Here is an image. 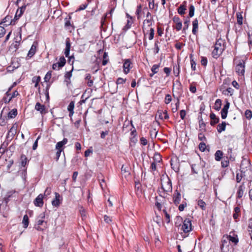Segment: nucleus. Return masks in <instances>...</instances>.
Returning <instances> with one entry per match:
<instances>
[{"mask_svg": "<svg viewBox=\"0 0 252 252\" xmlns=\"http://www.w3.org/2000/svg\"><path fill=\"white\" fill-rule=\"evenodd\" d=\"M197 205L202 210H206V204L202 199H199L198 200Z\"/></svg>", "mask_w": 252, "mask_h": 252, "instance_id": "38", "label": "nucleus"}, {"mask_svg": "<svg viewBox=\"0 0 252 252\" xmlns=\"http://www.w3.org/2000/svg\"><path fill=\"white\" fill-rule=\"evenodd\" d=\"M68 140L66 138H63V141L58 142L56 145V148L57 150H63L62 148L63 146L65 144H66Z\"/></svg>", "mask_w": 252, "mask_h": 252, "instance_id": "27", "label": "nucleus"}, {"mask_svg": "<svg viewBox=\"0 0 252 252\" xmlns=\"http://www.w3.org/2000/svg\"><path fill=\"white\" fill-rule=\"evenodd\" d=\"M73 70V68L72 70L70 71L66 72L64 75V81L66 83L67 86L68 85V84H70L71 81H70V78L72 76V71Z\"/></svg>", "mask_w": 252, "mask_h": 252, "instance_id": "26", "label": "nucleus"}, {"mask_svg": "<svg viewBox=\"0 0 252 252\" xmlns=\"http://www.w3.org/2000/svg\"><path fill=\"white\" fill-rule=\"evenodd\" d=\"M221 106V101L220 99H217L215 103V105L214 106V108L217 110L219 111L220 110Z\"/></svg>", "mask_w": 252, "mask_h": 252, "instance_id": "41", "label": "nucleus"}, {"mask_svg": "<svg viewBox=\"0 0 252 252\" xmlns=\"http://www.w3.org/2000/svg\"><path fill=\"white\" fill-rule=\"evenodd\" d=\"M22 223L23 224V227L25 228L28 227L29 224V219L27 215H25L23 217Z\"/></svg>", "mask_w": 252, "mask_h": 252, "instance_id": "33", "label": "nucleus"}, {"mask_svg": "<svg viewBox=\"0 0 252 252\" xmlns=\"http://www.w3.org/2000/svg\"><path fill=\"white\" fill-rule=\"evenodd\" d=\"M37 46V43L36 42H34L28 52L27 58L30 59L34 56V55L35 54L36 52Z\"/></svg>", "mask_w": 252, "mask_h": 252, "instance_id": "14", "label": "nucleus"}, {"mask_svg": "<svg viewBox=\"0 0 252 252\" xmlns=\"http://www.w3.org/2000/svg\"><path fill=\"white\" fill-rule=\"evenodd\" d=\"M141 8H142V6L140 4L137 7V9L136 10L135 13L137 16L138 19H139L140 17V13L141 12Z\"/></svg>", "mask_w": 252, "mask_h": 252, "instance_id": "60", "label": "nucleus"}, {"mask_svg": "<svg viewBox=\"0 0 252 252\" xmlns=\"http://www.w3.org/2000/svg\"><path fill=\"white\" fill-rule=\"evenodd\" d=\"M245 189V188L244 184L239 187L237 192V198L240 199L243 197Z\"/></svg>", "mask_w": 252, "mask_h": 252, "instance_id": "19", "label": "nucleus"}, {"mask_svg": "<svg viewBox=\"0 0 252 252\" xmlns=\"http://www.w3.org/2000/svg\"><path fill=\"white\" fill-rule=\"evenodd\" d=\"M189 23H190V20H189V18H187L184 22V27L183 31H182V32L183 33H186V30L188 29L189 25Z\"/></svg>", "mask_w": 252, "mask_h": 252, "instance_id": "44", "label": "nucleus"}, {"mask_svg": "<svg viewBox=\"0 0 252 252\" xmlns=\"http://www.w3.org/2000/svg\"><path fill=\"white\" fill-rule=\"evenodd\" d=\"M241 202L238 203V200H237L236 204L237 205L234 208L233 218L236 222H237L239 220V218L241 215L242 206H241Z\"/></svg>", "mask_w": 252, "mask_h": 252, "instance_id": "5", "label": "nucleus"}, {"mask_svg": "<svg viewBox=\"0 0 252 252\" xmlns=\"http://www.w3.org/2000/svg\"><path fill=\"white\" fill-rule=\"evenodd\" d=\"M180 72V66L179 64L173 67V73L175 76H178Z\"/></svg>", "mask_w": 252, "mask_h": 252, "instance_id": "48", "label": "nucleus"}, {"mask_svg": "<svg viewBox=\"0 0 252 252\" xmlns=\"http://www.w3.org/2000/svg\"><path fill=\"white\" fill-rule=\"evenodd\" d=\"M223 152L220 150H217L215 154V158L217 161H220L223 156Z\"/></svg>", "mask_w": 252, "mask_h": 252, "instance_id": "31", "label": "nucleus"}, {"mask_svg": "<svg viewBox=\"0 0 252 252\" xmlns=\"http://www.w3.org/2000/svg\"><path fill=\"white\" fill-rule=\"evenodd\" d=\"M19 45L20 42L19 41H15V42L11 44V45L10 46L9 50L11 51L12 52H16L18 49Z\"/></svg>", "mask_w": 252, "mask_h": 252, "instance_id": "29", "label": "nucleus"}, {"mask_svg": "<svg viewBox=\"0 0 252 252\" xmlns=\"http://www.w3.org/2000/svg\"><path fill=\"white\" fill-rule=\"evenodd\" d=\"M92 75L90 74H87L85 79L88 80L87 84L89 87H92L93 85V80L91 79Z\"/></svg>", "mask_w": 252, "mask_h": 252, "instance_id": "42", "label": "nucleus"}, {"mask_svg": "<svg viewBox=\"0 0 252 252\" xmlns=\"http://www.w3.org/2000/svg\"><path fill=\"white\" fill-rule=\"evenodd\" d=\"M43 195L39 194L34 200V204L36 206L41 207L43 205Z\"/></svg>", "mask_w": 252, "mask_h": 252, "instance_id": "15", "label": "nucleus"}, {"mask_svg": "<svg viewBox=\"0 0 252 252\" xmlns=\"http://www.w3.org/2000/svg\"><path fill=\"white\" fill-rule=\"evenodd\" d=\"M107 58H108L107 53L104 52V54H103V61L102 62V64L103 65H105L108 63V59H107Z\"/></svg>", "mask_w": 252, "mask_h": 252, "instance_id": "49", "label": "nucleus"}, {"mask_svg": "<svg viewBox=\"0 0 252 252\" xmlns=\"http://www.w3.org/2000/svg\"><path fill=\"white\" fill-rule=\"evenodd\" d=\"M225 41L221 38L218 39L214 46V49L212 54L213 58L217 59L222 53L225 49Z\"/></svg>", "mask_w": 252, "mask_h": 252, "instance_id": "1", "label": "nucleus"}, {"mask_svg": "<svg viewBox=\"0 0 252 252\" xmlns=\"http://www.w3.org/2000/svg\"><path fill=\"white\" fill-rule=\"evenodd\" d=\"M181 230L185 233H188L192 230L191 220L189 219H186L183 221Z\"/></svg>", "mask_w": 252, "mask_h": 252, "instance_id": "4", "label": "nucleus"}, {"mask_svg": "<svg viewBox=\"0 0 252 252\" xmlns=\"http://www.w3.org/2000/svg\"><path fill=\"white\" fill-rule=\"evenodd\" d=\"M60 195L58 192H55V198L52 201L53 206L55 207H59L61 204L60 201Z\"/></svg>", "mask_w": 252, "mask_h": 252, "instance_id": "21", "label": "nucleus"}, {"mask_svg": "<svg viewBox=\"0 0 252 252\" xmlns=\"http://www.w3.org/2000/svg\"><path fill=\"white\" fill-rule=\"evenodd\" d=\"M237 16V22L238 24L242 25L243 24V16L241 13L238 12L236 13Z\"/></svg>", "mask_w": 252, "mask_h": 252, "instance_id": "46", "label": "nucleus"}, {"mask_svg": "<svg viewBox=\"0 0 252 252\" xmlns=\"http://www.w3.org/2000/svg\"><path fill=\"white\" fill-rule=\"evenodd\" d=\"M11 16H6L4 19H3L2 21L0 23V24H3L5 26H8L12 24V19Z\"/></svg>", "mask_w": 252, "mask_h": 252, "instance_id": "28", "label": "nucleus"}, {"mask_svg": "<svg viewBox=\"0 0 252 252\" xmlns=\"http://www.w3.org/2000/svg\"><path fill=\"white\" fill-rule=\"evenodd\" d=\"M52 72L51 71H48L47 74L45 75L44 77V81L46 82H48L49 80H50L52 76Z\"/></svg>", "mask_w": 252, "mask_h": 252, "instance_id": "53", "label": "nucleus"}, {"mask_svg": "<svg viewBox=\"0 0 252 252\" xmlns=\"http://www.w3.org/2000/svg\"><path fill=\"white\" fill-rule=\"evenodd\" d=\"M126 81V79H123L122 78L119 77L117 79L116 83L117 85H120L125 83Z\"/></svg>", "mask_w": 252, "mask_h": 252, "instance_id": "58", "label": "nucleus"}, {"mask_svg": "<svg viewBox=\"0 0 252 252\" xmlns=\"http://www.w3.org/2000/svg\"><path fill=\"white\" fill-rule=\"evenodd\" d=\"M174 161L173 159H171L170 161L171 168L176 172H178L179 170V164L175 162L174 163Z\"/></svg>", "mask_w": 252, "mask_h": 252, "instance_id": "35", "label": "nucleus"}, {"mask_svg": "<svg viewBox=\"0 0 252 252\" xmlns=\"http://www.w3.org/2000/svg\"><path fill=\"white\" fill-rule=\"evenodd\" d=\"M198 139L200 141H206L207 140L206 137L202 132H200L198 133Z\"/></svg>", "mask_w": 252, "mask_h": 252, "instance_id": "61", "label": "nucleus"}, {"mask_svg": "<svg viewBox=\"0 0 252 252\" xmlns=\"http://www.w3.org/2000/svg\"><path fill=\"white\" fill-rule=\"evenodd\" d=\"M80 213L83 219L86 217V213L85 209L83 207H80L79 209Z\"/></svg>", "mask_w": 252, "mask_h": 252, "instance_id": "54", "label": "nucleus"}, {"mask_svg": "<svg viewBox=\"0 0 252 252\" xmlns=\"http://www.w3.org/2000/svg\"><path fill=\"white\" fill-rule=\"evenodd\" d=\"M194 7L193 5L191 4L189 7V13L188 18H191L193 16L194 14Z\"/></svg>", "mask_w": 252, "mask_h": 252, "instance_id": "47", "label": "nucleus"}, {"mask_svg": "<svg viewBox=\"0 0 252 252\" xmlns=\"http://www.w3.org/2000/svg\"><path fill=\"white\" fill-rule=\"evenodd\" d=\"M155 34V31L154 28H150V33H149V39L151 40L153 39L154 37Z\"/></svg>", "mask_w": 252, "mask_h": 252, "instance_id": "55", "label": "nucleus"}, {"mask_svg": "<svg viewBox=\"0 0 252 252\" xmlns=\"http://www.w3.org/2000/svg\"><path fill=\"white\" fill-rule=\"evenodd\" d=\"M229 164V160L227 159H224L221 162V167L223 168L227 167V166H228Z\"/></svg>", "mask_w": 252, "mask_h": 252, "instance_id": "52", "label": "nucleus"}, {"mask_svg": "<svg viewBox=\"0 0 252 252\" xmlns=\"http://www.w3.org/2000/svg\"><path fill=\"white\" fill-rule=\"evenodd\" d=\"M132 67V63L130 59L125 60L123 64L124 72L127 74Z\"/></svg>", "mask_w": 252, "mask_h": 252, "instance_id": "9", "label": "nucleus"}, {"mask_svg": "<svg viewBox=\"0 0 252 252\" xmlns=\"http://www.w3.org/2000/svg\"><path fill=\"white\" fill-rule=\"evenodd\" d=\"M150 171L152 172H153L154 171H156L157 170V163L155 162H153L150 166Z\"/></svg>", "mask_w": 252, "mask_h": 252, "instance_id": "59", "label": "nucleus"}, {"mask_svg": "<svg viewBox=\"0 0 252 252\" xmlns=\"http://www.w3.org/2000/svg\"><path fill=\"white\" fill-rule=\"evenodd\" d=\"M181 195L180 192L178 190H175L173 196V201L174 204L176 206L179 205L181 201Z\"/></svg>", "mask_w": 252, "mask_h": 252, "instance_id": "10", "label": "nucleus"}, {"mask_svg": "<svg viewBox=\"0 0 252 252\" xmlns=\"http://www.w3.org/2000/svg\"><path fill=\"white\" fill-rule=\"evenodd\" d=\"M45 213H41L36 219V223L34 228L38 231H44L47 227V222L45 220Z\"/></svg>", "mask_w": 252, "mask_h": 252, "instance_id": "2", "label": "nucleus"}, {"mask_svg": "<svg viewBox=\"0 0 252 252\" xmlns=\"http://www.w3.org/2000/svg\"><path fill=\"white\" fill-rule=\"evenodd\" d=\"M18 95H19V94L18 93V92L17 91H15L14 92H13L12 93V94H11L9 98H7V97H6V96H3L2 98V101L5 103H8L11 100V99L15 97L16 96H17Z\"/></svg>", "mask_w": 252, "mask_h": 252, "instance_id": "17", "label": "nucleus"}, {"mask_svg": "<svg viewBox=\"0 0 252 252\" xmlns=\"http://www.w3.org/2000/svg\"><path fill=\"white\" fill-rule=\"evenodd\" d=\"M226 238L230 242L233 243L235 246L237 245L239 242L238 235L233 231H231L229 233V235L226 236Z\"/></svg>", "mask_w": 252, "mask_h": 252, "instance_id": "8", "label": "nucleus"}, {"mask_svg": "<svg viewBox=\"0 0 252 252\" xmlns=\"http://www.w3.org/2000/svg\"><path fill=\"white\" fill-rule=\"evenodd\" d=\"M245 63L244 60H241L239 63L236 66V72L239 76H244L245 73Z\"/></svg>", "mask_w": 252, "mask_h": 252, "instance_id": "6", "label": "nucleus"}, {"mask_svg": "<svg viewBox=\"0 0 252 252\" xmlns=\"http://www.w3.org/2000/svg\"><path fill=\"white\" fill-rule=\"evenodd\" d=\"M245 116L248 120H250L252 118V112L251 110L247 109L245 112Z\"/></svg>", "mask_w": 252, "mask_h": 252, "instance_id": "50", "label": "nucleus"}, {"mask_svg": "<svg viewBox=\"0 0 252 252\" xmlns=\"http://www.w3.org/2000/svg\"><path fill=\"white\" fill-rule=\"evenodd\" d=\"M210 118L211 119L210 125L212 126H215L219 122V118L217 117L214 113H211L210 114Z\"/></svg>", "mask_w": 252, "mask_h": 252, "instance_id": "18", "label": "nucleus"}, {"mask_svg": "<svg viewBox=\"0 0 252 252\" xmlns=\"http://www.w3.org/2000/svg\"><path fill=\"white\" fill-rule=\"evenodd\" d=\"M153 159L154 160V162H155L157 163H159L162 161L161 156L158 153H156L154 154Z\"/></svg>", "mask_w": 252, "mask_h": 252, "instance_id": "37", "label": "nucleus"}, {"mask_svg": "<svg viewBox=\"0 0 252 252\" xmlns=\"http://www.w3.org/2000/svg\"><path fill=\"white\" fill-rule=\"evenodd\" d=\"M17 115V111L16 109H13L8 114V118H13Z\"/></svg>", "mask_w": 252, "mask_h": 252, "instance_id": "45", "label": "nucleus"}, {"mask_svg": "<svg viewBox=\"0 0 252 252\" xmlns=\"http://www.w3.org/2000/svg\"><path fill=\"white\" fill-rule=\"evenodd\" d=\"M159 64H154L151 68V70L153 74H156L158 72Z\"/></svg>", "mask_w": 252, "mask_h": 252, "instance_id": "51", "label": "nucleus"}, {"mask_svg": "<svg viewBox=\"0 0 252 252\" xmlns=\"http://www.w3.org/2000/svg\"><path fill=\"white\" fill-rule=\"evenodd\" d=\"M161 189L162 191L159 190V195L165 197V192H171L172 190V183L171 180L168 178L167 181L161 184Z\"/></svg>", "mask_w": 252, "mask_h": 252, "instance_id": "3", "label": "nucleus"}, {"mask_svg": "<svg viewBox=\"0 0 252 252\" xmlns=\"http://www.w3.org/2000/svg\"><path fill=\"white\" fill-rule=\"evenodd\" d=\"M199 128L201 129L200 130H202L204 132H205L206 131V124L203 121V119H202V117H201V120H199Z\"/></svg>", "mask_w": 252, "mask_h": 252, "instance_id": "40", "label": "nucleus"}, {"mask_svg": "<svg viewBox=\"0 0 252 252\" xmlns=\"http://www.w3.org/2000/svg\"><path fill=\"white\" fill-rule=\"evenodd\" d=\"M41 80V78L39 76H35L32 78V82L35 83L34 87L37 88L39 86V83Z\"/></svg>", "mask_w": 252, "mask_h": 252, "instance_id": "39", "label": "nucleus"}, {"mask_svg": "<svg viewBox=\"0 0 252 252\" xmlns=\"http://www.w3.org/2000/svg\"><path fill=\"white\" fill-rule=\"evenodd\" d=\"M74 101H72L69 103V104L67 107V110L69 112V116L71 118L74 114Z\"/></svg>", "mask_w": 252, "mask_h": 252, "instance_id": "25", "label": "nucleus"}, {"mask_svg": "<svg viewBox=\"0 0 252 252\" xmlns=\"http://www.w3.org/2000/svg\"><path fill=\"white\" fill-rule=\"evenodd\" d=\"M226 124L225 122H222L217 126V130L219 133H221L225 130Z\"/></svg>", "mask_w": 252, "mask_h": 252, "instance_id": "30", "label": "nucleus"}, {"mask_svg": "<svg viewBox=\"0 0 252 252\" xmlns=\"http://www.w3.org/2000/svg\"><path fill=\"white\" fill-rule=\"evenodd\" d=\"M246 164L248 167H250V162L249 160H243L242 161L241 163L240 168L241 170V173L240 176H239V174H237L236 175V181L238 183L241 182L242 177L244 175V173H245V168L244 167V165Z\"/></svg>", "mask_w": 252, "mask_h": 252, "instance_id": "7", "label": "nucleus"}, {"mask_svg": "<svg viewBox=\"0 0 252 252\" xmlns=\"http://www.w3.org/2000/svg\"><path fill=\"white\" fill-rule=\"evenodd\" d=\"M172 100V97L170 94H167L166 95L165 99H164V102L166 104L169 103Z\"/></svg>", "mask_w": 252, "mask_h": 252, "instance_id": "56", "label": "nucleus"}, {"mask_svg": "<svg viewBox=\"0 0 252 252\" xmlns=\"http://www.w3.org/2000/svg\"><path fill=\"white\" fill-rule=\"evenodd\" d=\"M35 110L39 111L41 114H45L47 113L45 106L40 102H37L34 107Z\"/></svg>", "mask_w": 252, "mask_h": 252, "instance_id": "11", "label": "nucleus"}, {"mask_svg": "<svg viewBox=\"0 0 252 252\" xmlns=\"http://www.w3.org/2000/svg\"><path fill=\"white\" fill-rule=\"evenodd\" d=\"M71 19V16L70 15H68L66 18H64L65 23L64 27L67 29H69L70 27H73L72 24L70 23V20Z\"/></svg>", "mask_w": 252, "mask_h": 252, "instance_id": "23", "label": "nucleus"}, {"mask_svg": "<svg viewBox=\"0 0 252 252\" xmlns=\"http://www.w3.org/2000/svg\"><path fill=\"white\" fill-rule=\"evenodd\" d=\"M187 8V1H184L180 6L177 9L178 14L181 15H184L186 13Z\"/></svg>", "mask_w": 252, "mask_h": 252, "instance_id": "12", "label": "nucleus"}, {"mask_svg": "<svg viewBox=\"0 0 252 252\" xmlns=\"http://www.w3.org/2000/svg\"><path fill=\"white\" fill-rule=\"evenodd\" d=\"M228 111L222 109L221 111V117L222 119H225L227 117Z\"/></svg>", "mask_w": 252, "mask_h": 252, "instance_id": "64", "label": "nucleus"}, {"mask_svg": "<svg viewBox=\"0 0 252 252\" xmlns=\"http://www.w3.org/2000/svg\"><path fill=\"white\" fill-rule=\"evenodd\" d=\"M23 14V13L22 12H21V10H20L19 9H18L15 15L14 19L16 20L18 19Z\"/></svg>", "mask_w": 252, "mask_h": 252, "instance_id": "63", "label": "nucleus"}, {"mask_svg": "<svg viewBox=\"0 0 252 252\" xmlns=\"http://www.w3.org/2000/svg\"><path fill=\"white\" fill-rule=\"evenodd\" d=\"M121 172L122 174L126 173L127 175L129 174L128 168L127 167H125L124 165H122L121 167Z\"/></svg>", "mask_w": 252, "mask_h": 252, "instance_id": "57", "label": "nucleus"}, {"mask_svg": "<svg viewBox=\"0 0 252 252\" xmlns=\"http://www.w3.org/2000/svg\"><path fill=\"white\" fill-rule=\"evenodd\" d=\"M57 63L58 64V69H59L65 65L66 63V60L64 57H61L59 59V61Z\"/></svg>", "mask_w": 252, "mask_h": 252, "instance_id": "34", "label": "nucleus"}, {"mask_svg": "<svg viewBox=\"0 0 252 252\" xmlns=\"http://www.w3.org/2000/svg\"><path fill=\"white\" fill-rule=\"evenodd\" d=\"M20 159L21 165L22 167L24 168V169L23 170L24 172L26 173L27 168L26 167V166L28 164L29 160L28 159L27 157L24 154L21 155Z\"/></svg>", "mask_w": 252, "mask_h": 252, "instance_id": "16", "label": "nucleus"}, {"mask_svg": "<svg viewBox=\"0 0 252 252\" xmlns=\"http://www.w3.org/2000/svg\"><path fill=\"white\" fill-rule=\"evenodd\" d=\"M198 20L196 18L192 21V33L194 35H196L198 30Z\"/></svg>", "mask_w": 252, "mask_h": 252, "instance_id": "24", "label": "nucleus"}, {"mask_svg": "<svg viewBox=\"0 0 252 252\" xmlns=\"http://www.w3.org/2000/svg\"><path fill=\"white\" fill-rule=\"evenodd\" d=\"M152 24V21L151 18L150 19H146L144 20L143 21V30L144 32V29H145L146 25L148 27H150Z\"/></svg>", "mask_w": 252, "mask_h": 252, "instance_id": "36", "label": "nucleus"}, {"mask_svg": "<svg viewBox=\"0 0 252 252\" xmlns=\"http://www.w3.org/2000/svg\"><path fill=\"white\" fill-rule=\"evenodd\" d=\"M173 22L176 24L175 29L177 31H180L182 28V23L180 18L176 16H175L173 18Z\"/></svg>", "mask_w": 252, "mask_h": 252, "instance_id": "13", "label": "nucleus"}, {"mask_svg": "<svg viewBox=\"0 0 252 252\" xmlns=\"http://www.w3.org/2000/svg\"><path fill=\"white\" fill-rule=\"evenodd\" d=\"M222 93L223 94L225 95L231 96L233 94L234 90L232 88L229 87L227 88L225 90H223Z\"/></svg>", "mask_w": 252, "mask_h": 252, "instance_id": "32", "label": "nucleus"}, {"mask_svg": "<svg viewBox=\"0 0 252 252\" xmlns=\"http://www.w3.org/2000/svg\"><path fill=\"white\" fill-rule=\"evenodd\" d=\"M17 133V128L16 127H15L14 126H13L10 129V130L8 131V132L7 133V138L11 137V139H12L13 137L14 136V135Z\"/></svg>", "mask_w": 252, "mask_h": 252, "instance_id": "22", "label": "nucleus"}, {"mask_svg": "<svg viewBox=\"0 0 252 252\" xmlns=\"http://www.w3.org/2000/svg\"><path fill=\"white\" fill-rule=\"evenodd\" d=\"M114 11V8H112L110 9L109 12L106 13L104 17H102L101 20V26H102L104 24L105 20L107 19H109L111 17L113 12Z\"/></svg>", "mask_w": 252, "mask_h": 252, "instance_id": "20", "label": "nucleus"}, {"mask_svg": "<svg viewBox=\"0 0 252 252\" xmlns=\"http://www.w3.org/2000/svg\"><path fill=\"white\" fill-rule=\"evenodd\" d=\"M220 249L221 252H231V247L229 244H227L225 246L221 245Z\"/></svg>", "mask_w": 252, "mask_h": 252, "instance_id": "43", "label": "nucleus"}, {"mask_svg": "<svg viewBox=\"0 0 252 252\" xmlns=\"http://www.w3.org/2000/svg\"><path fill=\"white\" fill-rule=\"evenodd\" d=\"M206 144L203 142H201L199 145V149L202 152L205 151V150L206 149Z\"/></svg>", "mask_w": 252, "mask_h": 252, "instance_id": "62", "label": "nucleus"}]
</instances>
